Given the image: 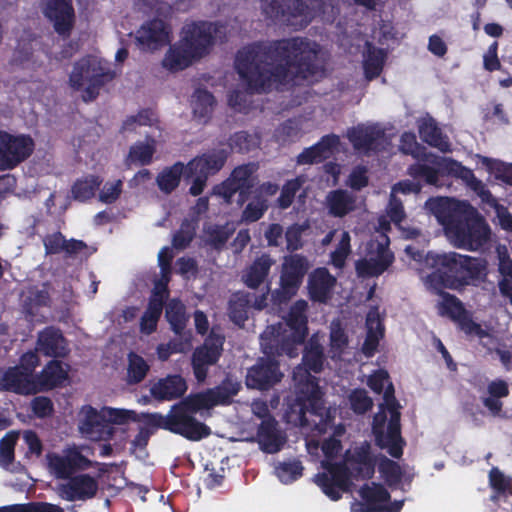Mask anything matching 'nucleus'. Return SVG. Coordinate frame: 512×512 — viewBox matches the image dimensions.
<instances>
[{
	"instance_id": "obj_1",
	"label": "nucleus",
	"mask_w": 512,
	"mask_h": 512,
	"mask_svg": "<svg viewBox=\"0 0 512 512\" xmlns=\"http://www.w3.org/2000/svg\"><path fill=\"white\" fill-rule=\"evenodd\" d=\"M323 364L320 336L311 337L303 355V365L293 372L295 396L287 401L284 418L287 423L301 427L306 435L308 453L319 460L323 472L315 475L314 482L331 500H338L353 480L366 479L374 473L369 445L349 449L344 457L337 437L345 429L334 424L336 408H323L322 391L311 372L318 373Z\"/></svg>"
},
{
	"instance_id": "obj_2",
	"label": "nucleus",
	"mask_w": 512,
	"mask_h": 512,
	"mask_svg": "<svg viewBox=\"0 0 512 512\" xmlns=\"http://www.w3.org/2000/svg\"><path fill=\"white\" fill-rule=\"evenodd\" d=\"M405 253L415 262L425 288L437 295L438 314L457 321L467 335L481 341L489 340V333L468 317L462 303L455 296L443 292L445 288L458 289L482 279L486 274L484 261L455 252L425 254L415 244L407 245Z\"/></svg>"
},
{
	"instance_id": "obj_3",
	"label": "nucleus",
	"mask_w": 512,
	"mask_h": 512,
	"mask_svg": "<svg viewBox=\"0 0 512 512\" xmlns=\"http://www.w3.org/2000/svg\"><path fill=\"white\" fill-rule=\"evenodd\" d=\"M317 52L315 43L300 38L278 41L267 51L253 45L238 52L236 68L250 89L266 91L299 79L309 80Z\"/></svg>"
},
{
	"instance_id": "obj_4",
	"label": "nucleus",
	"mask_w": 512,
	"mask_h": 512,
	"mask_svg": "<svg viewBox=\"0 0 512 512\" xmlns=\"http://www.w3.org/2000/svg\"><path fill=\"white\" fill-rule=\"evenodd\" d=\"M307 302L298 300L291 307L283 323L268 326L261 335V347L266 360L262 359L252 367L246 377V385L254 389H266L282 377L274 362L275 355L287 354L290 358L297 356L307 332Z\"/></svg>"
},
{
	"instance_id": "obj_5",
	"label": "nucleus",
	"mask_w": 512,
	"mask_h": 512,
	"mask_svg": "<svg viewBox=\"0 0 512 512\" xmlns=\"http://www.w3.org/2000/svg\"><path fill=\"white\" fill-rule=\"evenodd\" d=\"M240 389V384L227 379L215 389L191 394L174 405L171 411L163 415H153L154 423L172 433L179 434L191 441H199L211 434V429L198 421L193 414L209 415V411L218 405L230 403Z\"/></svg>"
},
{
	"instance_id": "obj_6",
	"label": "nucleus",
	"mask_w": 512,
	"mask_h": 512,
	"mask_svg": "<svg viewBox=\"0 0 512 512\" xmlns=\"http://www.w3.org/2000/svg\"><path fill=\"white\" fill-rule=\"evenodd\" d=\"M444 227L449 242L458 248L477 250L487 243L491 230L483 217L466 201L437 197L425 203Z\"/></svg>"
},
{
	"instance_id": "obj_7",
	"label": "nucleus",
	"mask_w": 512,
	"mask_h": 512,
	"mask_svg": "<svg viewBox=\"0 0 512 512\" xmlns=\"http://www.w3.org/2000/svg\"><path fill=\"white\" fill-rule=\"evenodd\" d=\"M222 27L208 22L186 23L180 40L173 45L163 59V67L170 71L187 68L196 59L205 55L209 47L223 38Z\"/></svg>"
},
{
	"instance_id": "obj_8",
	"label": "nucleus",
	"mask_w": 512,
	"mask_h": 512,
	"mask_svg": "<svg viewBox=\"0 0 512 512\" xmlns=\"http://www.w3.org/2000/svg\"><path fill=\"white\" fill-rule=\"evenodd\" d=\"M225 160L226 153L221 150L195 157L187 165L175 163L158 175L157 184L160 190L169 193L179 185L181 177L184 176L193 179L189 192L197 196L204 190L208 176L219 171Z\"/></svg>"
},
{
	"instance_id": "obj_9",
	"label": "nucleus",
	"mask_w": 512,
	"mask_h": 512,
	"mask_svg": "<svg viewBox=\"0 0 512 512\" xmlns=\"http://www.w3.org/2000/svg\"><path fill=\"white\" fill-rule=\"evenodd\" d=\"M113 77L114 73L107 62L98 56H88L74 64L69 75V86L80 92L84 101H90L98 95L99 88Z\"/></svg>"
},
{
	"instance_id": "obj_10",
	"label": "nucleus",
	"mask_w": 512,
	"mask_h": 512,
	"mask_svg": "<svg viewBox=\"0 0 512 512\" xmlns=\"http://www.w3.org/2000/svg\"><path fill=\"white\" fill-rule=\"evenodd\" d=\"M372 431L380 448L386 449L395 458L402 455L399 405L389 394L386 396V403L379 405V411L373 419Z\"/></svg>"
},
{
	"instance_id": "obj_11",
	"label": "nucleus",
	"mask_w": 512,
	"mask_h": 512,
	"mask_svg": "<svg viewBox=\"0 0 512 512\" xmlns=\"http://www.w3.org/2000/svg\"><path fill=\"white\" fill-rule=\"evenodd\" d=\"M390 223L386 216L378 220L377 235L367 244L363 259L356 262V271L362 277L381 275L394 262V254L389 249L390 240L386 232Z\"/></svg>"
},
{
	"instance_id": "obj_12",
	"label": "nucleus",
	"mask_w": 512,
	"mask_h": 512,
	"mask_svg": "<svg viewBox=\"0 0 512 512\" xmlns=\"http://www.w3.org/2000/svg\"><path fill=\"white\" fill-rule=\"evenodd\" d=\"M326 4L323 0H262L263 13L270 18L280 14L287 16V22L294 26H305Z\"/></svg>"
},
{
	"instance_id": "obj_13",
	"label": "nucleus",
	"mask_w": 512,
	"mask_h": 512,
	"mask_svg": "<svg viewBox=\"0 0 512 512\" xmlns=\"http://www.w3.org/2000/svg\"><path fill=\"white\" fill-rule=\"evenodd\" d=\"M88 452V447L76 444L67 445L59 452H48L45 456L47 470L54 478L67 480L93 465Z\"/></svg>"
},
{
	"instance_id": "obj_14",
	"label": "nucleus",
	"mask_w": 512,
	"mask_h": 512,
	"mask_svg": "<svg viewBox=\"0 0 512 512\" xmlns=\"http://www.w3.org/2000/svg\"><path fill=\"white\" fill-rule=\"evenodd\" d=\"M39 365L36 352H27L20 359V365L7 369L0 378V388L18 394L37 393L34 369Z\"/></svg>"
},
{
	"instance_id": "obj_15",
	"label": "nucleus",
	"mask_w": 512,
	"mask_h": 512,
	"mask_svg": "<svg viewBox=\"0 0 512 512\" xmlns=\"http://www.w3.org/2000/svg\"><path fill=\"white\" fill-rule=\"evenodd\" d=\"M172 257V252L168 247L162 248L158 254L162 278L155 283L148 308L141 318L140 328L145 334H150L156 329L158 319L161 315L163 300L167 296L169 265Z\"/></svg>"
},
{
	"instance_id": "obj_16",
	"label": "nucleus",
	"mask_w": 512,
	"mask_h": 512,
	"mask_svg": "<svg viewBox=\"0 0 512 512\" xmlns=\"http://www.w3.org/2000/svg\"><path fill=\"white\" fill-rule=\"evenodd\" d=\"M401 150L406 154H411L419 159L423 156V163L411 166L409 173L413 177H422L425 181L432 185L438 184L439 167L437 161L444 157H437L434 155H427L421 152V148L416 141V137L412 133H404L401 137Z\"/></svg>"
},
{
	"instance_id": "obj_17",
	"label": "nucleus",
	"mask_w": 512,
	"mask_h": 512,
	"mask_svg": "<svg viewBox=\"0 0 512 512\" xmlns=\"http://www.w3.org/2000/svg\"><path fill=\"white\" fill-rule=\"evenodd\" d=\"M33 140L26 135H12L0 131V169H12L30 156Z\"/></svg>"
},
{
	"instance_id": "obj_18",
	"label": "nucleus",
	"mask_w": 512,
	"mask_h": 512,
	"mask_svg": "<svg viewBox=\"0 0 512 512\" xmlns=\"http://www.w3.org/2000/svg\"><path fill=\"white\" fill-rule=\"evenodd\" d=\"M359 493L362 502L353 503L352 512H399L402 508L401 501L390 502L389 493L379 484H367Z\"/></svg>"
},
{
	"instance_id": "obj_19",
	"label": "nucleus",
	"mask_w": 512,
	"mask_h": 512,
	"mask_svg": "<svg viewBox=\"0 0 512 512\" xmlns=\"http://www.w3.org/2000/svg\"><path fill=\"white\" fill-rule=\"evenodd\" d=\"M309 268L307 259L295 254L286 256L283 260L280 276L279 294L283 300H287L296 294L302 279Z\"/></svg>"
},
{
	"instance_id": "obj_20",
	"label": "nucleus",
	"mask_w": 512,
	"mask_h": 512,
	"mask_svg": "<svg viewBox=\"0 0 512 512\" xmlns=\"http://www.w3.org/2000/svg\"><path fill=\"white\" fill-rule=\"evenodd\" d=\"M98 480L90 474H75L56 487L58 496L64 500L86 501L98 491Z\"/></svg>"
},
{
	"instance_id": "obj_21",
	"label": "nucleus",
	"mask_w": 512,
	"mask_h": 512,
	"mask_svg": "<svg viewBox=\"0 0 512 512\" xmlns=\"http://www.w3.org/2000/svg\"><path fill=\"white\" fill-rule=\"evenodd\" d=\"M421 186L418 183L412 181H401L393 186L391 191V199L387 208V216L399 227L402 232V236L405 239L421 238V242L426 244L427 240L421 235L420 231L415 228H404L401 226V221L404 219L405 214L401 202L396 199L397 193H418Z\"/></svg>"
},
{
	"instance_id": "obj_22",
	"label": "nucleus",
	"mask_w": 512,
	"mask_h": 512,
	"mask_svg": "<svg viewBox=\"0 0 512 512\" xmlns=\"http://www.w3.org/2000/svg\"><path fill=\"white\" fill-rule=\"evenodd\" d=\"M437 165L441 175H454L463 179L483 202L489 204L492 207L497 205V202L490 191L480 180L476 179L470 169L463 167L460 163L450 158H443L437 161Z\"/></svg>"
},
{
	"instance_id": "obj_23",
	"label": "nucleus",
	"mask_w": 512,
	"mask_h": 512,
	"mask_svg": "<svg viewBox=\"0 0 512 512\" xmlns=\"http://www.w3.org/2000/svg\"><path fill=\"white\" fill-rule=\"evenodd\" d=\"M42 12L58 34L70 33L75 20L71 0H46L42 6Z\"/></svg>"
},
{
	"instance_id": "obj_24",
	"label": "nucleus",
	"mask_w": 512,
	"mask_h": 512,
	"mask_svg": "<svg viewBox=\"0 0 512 512\" xmlns=\"http://www.w3.org/2000/svg\"><path fill=\"white\" fill-rule=\"evenodd\" d=\"M224 338L214 331L206 339L204 345L197 349L193 355V369L198 381L206 378L208 366L214 364L221 352Z\"/></svg>"
},
{
	"instance_id": "obj_25",
	"label": "nucleus",
	"mask_w": 512,
	"mask_h": 512,
	"mask_svg": "<svg viewBox=\"0 0 512 512\" xmlns=\"http://www.w3.org/2000/svg\"><path fill=\"white\" fill-rule=\"evenodd\" d=\"M255 170L256 167L253 164L237 167L226 181L214 187L213 193L222 197L226 202H229L236 192L243 195L253 183Z\"/></svg>"
},
{
	"instance_id": "obj_26",
	"label": "nucleus",
	"mask_w": 512,
	"mask_h": 512,
	"mask_svg": "<svg viewBox=\"0 0 512 512\" xmlns=\"http://www.w3.org/2000/svg\"><path fill=\"white\" fill-rule=\"evenodd\" d=\"M136 40L143 50H156L170 41V29L162 19H155L142 25Z\"/></svg>"
},
{
	"instance_id": "obj_27",
	"label": "nucleus",
	"mask_w": 512,
	"mask_h": 512,
	"mask_svg": "<svg viewBox=\"0 0 512 512\" xmlns=\"http://www.w3.org/2000/svg\"><path fill=\"white\" fill-rule=\"evenodd\" d=\"M348 138L354 148L360 152L378 150L387 143L384 133L378 125H359L348 131Z\"/></svg>"
},
{
	"instance_id": "obj_28",
	"label": "nucleus",
	"mask_w": 512,
	"mask_h": 512,
	"mask_svg": "<svg viewBox=\"0 0 512 512\" xmlns=\"http://www.w3.org/2000/svg\"><path fill=\"white\" fill-rule=\"evenodd\" d=\"M336 279L325 268L314 270L308 278V293L313 301L326 303L332 295Z\"/></svg>"
},
{
	"instance_id": "obj_29",
	"label": "nucleus",
	"mask_w": 512,
	"mask_h": 512,
	"mask_svg": "<svg viewBox=\"0 0 512 512\" xmlns=\"http://www.w3.org/2000/svg\"><path fill=\"white\" fill-rule=\"evenodd\" d=\"M69 366L61 361H50L39 374H36L37 393L51 390L68 379Z\"/></svg>"
},
{
	"instance_id": "obj_30",
	"label": "nucleus",
	"mask_w": 512,
	"mask_h": 512,
	"mask_svg": "<svg viewBox=\"0 0 512 512\" xmlns=\"http://www.w3.org/2000/svg\"><path fill=\"white\" fill-rule=\"evenodd\" d=\"M78 428L85 437L100 439L104 428L102 408L98 410L90 405L83 406L78 413Z\"/></svg>"
},
{
	"instance_id": "obj_31",
	"label": "nucleus",
	"mask_w": 512,
	"mask_h": 512,
	"mask_svg": "<svg viewBox=\"0 0 512 512\" xmlns=\"http://www.w3.org/2000/svg\"><path fill=\"white\" fill-rule=\"evenodd\" d=\"M339 138L335 135L323 137L316 145L304 150L297 158L300 164L320 162L338 150Z\"/></svg>"
},
{
	"instance_id": "obj_32",
	"label": "nucleus",
	"mask_w": 512,
	"mask_h": 512,
	"mask_svg": "<svg viewBox=\"0 0 512 512\" xmlns=\"http://www.w3.org/2000/svg\"><path fill=\"white\" fill-rule=\"evenodd\" d=\"M367 335L362 347L366 356H372L379 345V341L384 336V326L382 324L381 314L378 308H372L366 317Z\"/></svg>"
},
{
	"instance_id": "obj_33",
	"label": "nucleus",
	"mask_w": 512,
	"mask_h": 512,
	"mask_svg": "<svg viewBox=\"0 0 512 512\" xmlns=\"http://www.w3.org/2000/svg\"><path fill=\"white\" fill-rule=\"evenodd\" d=\"M36 350L46 356L58 357L67 353V346L59 330L46 328L38 336Z\"/></svg>"
},
{
	"instance_id": "obj_34",
	"label": "nucleus",
	"mask_w": 512,
	"mask_h": 512,
	"mask_svg": "<svg viewBox=\"0 0 512 512\" xmlns=\"http://www.w3.org/2000/svg\"><path fill=\"white\" fill-rule=\"evenodd\" d=\"M187 390L185 380L178 375L159 380L151 388V394L159 400H172L182 396Z\"/></svg>"
},
{
	"instance_id": "obj_35",
	"label": "nucleus",
	"mask_w": 512,
	"mask_h": 512,
	"mask_svg": "<svg viewBox=\"0 0 512 512\" xmlns=\"http://www.w3.org/2000/svg\"><path fill=\"white\" fill-rule=\"evenodd\" d=\"M258 442L263 451L276 453L284 445L285 437L276 429L274 420H265L258 432Z\"/></svg>"
},
{
	"instance_id": "obj_36",
	"label": "nucleus",
	"mask_w": 512,
	"mask_h": 512,
	"mask_svg": "<svg viewBox=\"0 0 512 512\" xmlns=\"http://www.w3.org/2000/svg\"><path fill=\"white\" fill-rule=\"evenodd\" d=\"M327 207L334 216L342 217L358 207L357 199L344 190L332 191L326 198Z\"/></svg>"
},
{
	"instance_id": "obj_37",
	"label": "nucleus",
	"mask_w": 512,
	"mask_h": 512,
	"mask_svg": "<svg viewBox=\"0 0 512 512\" xmlns=\"http://www.w3.org/2000/svg\"><path fill=\"white\" fill-rule=\"evenodd\" d=\"M418 127L419 135L423 141L438 148L442 152L449 151L450 144L447 138L442 135L432 118H422L419 121Z\"/></svg>"
},
{
	"instance_id": "obj_38",
	"label": "nucleus",
	"mask_w": 512,
	"mask_h": 512,
	"mask_svg": "<svg viewBox=\"0 0 512 512\" xmlns=\"http://www.w3.org/2000/svg\"><path fill=\"white\" fill-rule=\"evenodd\" d=\"M273 263V260L268 255L259 257L243 273L242 279L244 283L250 288H257L265 281Z\"/></svg>"
},
{
	"instance_id": "obj_39",
	"label": "nucleus",
	"mask_w": 512,
	"mask_h": 512,
	"mask_svg": "<svg viewBox=\"0 0 512 512\" xmlns=\"http://www.w3.org/2000/svg\"><path fill=\"white\" fill-rule=\"evenodd\" d=\"M337 241L336 249L331 253L332 264L341 268L344 266L345 260L351 252L350 249V235L347 231H333L330 232L322 241L323 245H328L332 239Z\"/></svg>"
},
{
	"instance_id": "obj_40",
	"label": "nucleus",
	"mask_w": 512,
	"mask_h": 512,
	"mask_svg": "<svg viewBox=\"0 0 512 512\" xmlns=\"http://www.w3.org/2000/svg\"><path fill=\"white\" fill-rule=\"evenodd\" d=\"M379 469L390 486H401L403 488L404 484L409 483L413 476L411 471L401 469L397 463L389 459H384Z\"/></svg>"
},
{
	"instance_id": "obj_41",
	"label": "nucleus",
	"mask_w": 512,
	"mask_h": 512,
	"mask_svg": "<svg viewBox=\"0 0 512 512\" xmlns=\"http://www.w3.org/2000/svg\"><path fill=\"white\" fill-rule=\"evenodd\" d=\"M156 151V141L147 138L145 141H139L131 146L127 162L129 164L146 165L152 161Z\"/></svg>"
},
{
	"instance_id": "obj_42",
	"label": "nucleus",
	"mask_w": 512,
	"mask_h": 512,
	"mask_svg": "<svg viewBox=\"0 0 512 512\" xmlns=\"http://www.w3.org/2000/svg\"><path fill=\"white\" fill-rule=\"evenodd\" d=\"M478 164L496 180L512 186V164L487 157H479Z\"/></svg>"
},
{
	"instance_id": "obj_43",
	"label": "nucleus",
	"mask_w": 512,
	"mask_h": 512,
	"mask_svg": "<svg viewBox=\"0 0 512 512\" xmlns=\"http://www.w3.org/2000/svg\"><path fill=\"white\" fill-rule=\"evenodd\" d=\"M489 396L484 399V405L493 413L498 414L502 409L501 398L509 394L508 385L503 380L492 381L488 385Z\"/></svg>"
},
{
	"instance_id": "obj_44",
	"label": "nucleus",
	"mask_w": 512,
	"mask_h": 512,
	"mask_svg": "<svg viewBox=\"0 0 512 512\" xmlns=\"http://www.w3.org/2000/svg\"><path fill=\"white\" fill-rule=\"evenodd\" d=\"M44 245L47 253H58L60 251L76 253L84 248L83 242L76 240L66 241L59 233L45 238Z\"/></svg>"
},
{
	"instance_id": "obj_45",
	"label": "nucleus",
	"mask_w": 512,
	"mask_h": 512,
	"mask_svg": "<svg viewBox=\"0 0 512 512\" xmlns=\"http://www.w3.org/2000/svg\"><path fill=\"white\" fill-rule=\"evenodd\" d=\"M214 104V97L207 90L197 89L192 96L193 113L200 120H204L211 114Z\"/></svg>"
},
{
	"instance_id": "obj_46",
	"label": "nucleus",
	"mask_w": 512,
	"mask_h": 512,
	"mask_svg": "<svg viewBox=\"0 0 512 512\" xmlns=\"http://www.w3.org/2000/svg\"><path fill=\"white\" fill-rule=\"evenodd\" d=\"M101 180L97 176H87L79 179L72 187V195L78 201H85L94 196Z\"/></svg>"
},
{
	"instance_id": "obj_47",
	"label": "nucleus",
	"mask_w": 512,
	"mask_h": 512,
	"mask_svg": "<svg viewBox=\"0 0 512 512\" xmlns=\"http://www.w3.org/2000/svg\"><path fill=\"white\" fill-rule=\"evenodd\" d=\"M368 386L376 393L383 392V402L386 403V396L389 394L391 398H394V388L390 382L388 372L383 369H379L371 374L367 379Z\"/></svg>"
},
{
	"instance_id": "obj_48",
	"label": "nucleus",
	"mask_w": 512,
	"mask_h": 512,
	"mask_svg": "<svg viewBox=\"0 0 512 512\" xmlns=\"http://www.w3.org/2000/svg\"><path fill=\"white\" fill-rule=\"evenodd\" d=\"M384 61L385 54L382 50L368 47L363 63L366 78L373 79L377 77L382 70Z\"/></svg>"
},
{
	"instance_id": "obj_49",
	"label": "nucleus",
	"mask_w": 512,
	"mask_h": 512,
	"mask_svg": "<svg viewBox=\"0 0 512 512\" xmlns=\"http://www.w3.org/2000/svg\"><path fill=\"white\" fill-rule=\"evenodd\" d=\"M313 124L303 119L289 120L277 130V138L279 141H286L298 137L302 132H306L312 128Z\"/></svg>"
},
{
	"instance_id": "obj_50",
	"label": "nucleus",
	"mask_w": 512,
	"mask_h": 512,
	"mask_svg": "<svg viewBox=\"0 0 512 512\" xmlns=\"http://www.w3.org/2000/svg\"><path fill=\"white\" fill-rule=\"evenodd\" d=\"M166 318L172 329L180 333L187 322L184 305L176 299L171 300L166 307Z\"/></svg>"
},
{
	"instance_id": "obj_51",
	"label": "nucleus",
	"mask_w": 512,
	"mask_h": 512,
	"mask_svg": "<svg viewBox=\"0 0 512 512\" xmlns=\"http://www.w3.org/2000/svg\"><path fill=\"white\" fill-rule=\"evenodd\" d=\"M19 433L8 432L0 441V466L9 469L14 460V447L18 440Z\"/></svg>"
},
{
	"instance_id": "obj_52",
	"label": "nucleus",
	"mask_w": 512,
	"mask_h": 512,
	"mask_svg": "<svg viewBox=\"0 0 512 512\" xmlns=\"http://www.w3.org/2000/svg\"><path fill=\"white\" fill-rule=\"evenodd\" d=\"M302 471L303 466L298 460L282 462L275 467L276 476L284 484H289L297 480L301 477Z\"/></svg>"
},
{
	"instance_id": "obj_53",
	"label": "nucleus",
	"mask_w": 512,
	"mask_h": 512,
	"mask_svg": "<svg viewBox=\"0 0 512 512\" xmlns=\"http://www.w3.org/2000/svg\"><path fill=\"white\" fill-rule=\"evenodd\" d=\"M249 304L250 299L243 293L235 294L230 300V318L235 324L241 325L247 319Z\"/></svg>"
},
{
	"instance_id": "obj_54",
	"label": "nucleus",
	"mask_w": 512,
	"mask_h": 512,
	"mask_svg": "<svg viewBox=\"0 0 512 512\" xmlns=\"http://www.w3.org/2000/svg\"><path fill=\"white\" fill-rule=\"evenodd\" d=\"M148 370L149 366L142 357L134 353L129 354L127 368V381L129 383H138L142 381Z\"/></svg>"
},
{
	"instance_id": "obj_55",
	"label": "nucleus",
	"mask_w": 512,
	"mask_h": 512,
	"mask_svg": "<svg viewBox=\"0 0 512 512\" xmlns=\"http://www.w3.org/2000/svg\"><path fill=\"white\" fill-rule=\"evenodd\" d=\"M157 123L156 115L148 110L141 111L137 115L125 119L122 129L127 132L137 131L142 126H154Z\"/></svg>"
},
{
	"instance_id": "obj_56",
	"label": "nucleus",
	"mask_w": 512,
	"mask_h": 512,
	"mask_svg": "<svg viewBox=\"0 0 512 512\" xmlns=\"http://www.w3.org/2000/svg\"><path fill=\"white\" fill-rule=\"evenodd\" d=\"M348 339L339 322L331 323L330 353L332 357L341 355L347 347Z\"/></svg>"
},
{
	"instance_id": "obj_57",
	"label": "nucleus",
	"mask_w": 512,
	"mask_h": 512,
	"mask_svg": "<svg viewBox=\"0 0 512 512\" xmlns=\"http://www.w3.org/2000/svg\"><path fill=\"white\" fill-rule=\"evenodd\" d=\"M47 301L46 295H39L35 303H29L26 307L25 318L27 321L38 323L47 318L45 304Z\"/></svg>"
},
{
	"instance_id": "obj_58",
	"label": "nucleus",
	"mask_w": 512,
	"mask_h": 512,
	"mask_svg": "<svg viewBox=\"0 0 512 512\" xmlns=\"http://www.w3.org/2000/svg\"><path fill=\"white\" fill-rule=\"evenodd\" d=\"M351 408L354 412L362 414L371 409L373 405L372 399L367 395L363 389H356L351 392L349 396Z\"/></svg>"
},
{
	"instance_id": "obj_59",
	"label": "nucleus",
	"mask_w": 512,
	"mask_h": 512,
	"mask_svg": "<svg viewBox=\"0 0 512 512\" xmlns=\"http://www.w3.org/2000/svg\"><path fill=\"white\" fill-rule=\"evenodd\" d=\"M268 205L266 200H260L258 198H253L243 211L242 219L246 222H254L260 219Z\"/></svg>"
},
{
	"instance_id": "obj_60",
	"label": "nucleus",
	"mask_w": 512,
	"mask_h": 512,
	"mask_svg": "<svg viewBox=\"0 0 512 512\" xmlns=\"http://www.w3.org/2000/svg\"><path fill=\"white\" fill-rule=\"evenodd\" d=\"M103 422L123 424L133 417V412L130 410L116 409L111 407H102Z\"/></svg>"
},
{
	"instance_id": "obj_61",
	"label": "nucleus",
	"mask_w": 512,
	"mask_h": 512,
	"mask_svg": "<svg viewBox=\"0 0 512 512\" xmlns=\"http://www.w3.org/2000/svg\"><path fill=\"white\" fill-rule=\"evenodd\" d=\"M122 192V181L112 180L105 183L99 193V200L103 203L115 202Z\"/></svg>"
},
{
	"instance_id": "obj_62",
	"label": "nucleus",
	"mask_w": 512,
	"mask_h": 512,
	"mask_svg": "<svg viewBox=\"0 0 512 512\" xmlns=\"http://www.w3.org/2000/svg\"><path fill=\"white\" fill-rule=\"evenodd\" d=\"M497 256L499 260L498 270L501 279H512V260L509 257L507 248L505 246H498Z\"/></svg>"
},
{
	"instance_id": "obj_63",
	"label": "nucleus",
	"mask_w": 512,
	"mask_h": 512,
	"mask_svg": "<svg viewBox=\"0 0 512 512\" xmlns=\"http://www.w3.org/2000/svg\"><path fill=\"white\" fill-rule=\"evenodd\" d=\"M489 481L491 487L497 491L498 493L505 494L510 491V479L506 477L500 470L497 468L491 469L489 473Z\"/></svg>"
},
{
	"instance_id": "obj_64",
	"label": "nucleus",
	"mask_w": 512,
	"mask_h": 512,
	"mask_svg": "<svg viewBox=\"0 0 512 512\" xmlns=\"http://www.w3.org/2000/svg\"><path fill=\"white\" fill-rule=\"evenodd\" d=\"M308 228L306 223L295 224L288 228L286 232L287 249L297 250L301 247V235Z\"/></svg>"
}]
</instances>
